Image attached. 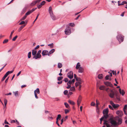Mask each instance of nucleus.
I'll use <instances>...</instances> for the list:
<instances>
[{
    "mask_svg": "<svg viewBox=\"0 0 127 127\" xmlns=\"http://www.w3.org/2000/svg\"><path fill=\"white\" fill-rule=\"evenodd\" d=\"M61 117V116L60 114L58 115L56 118V120H60Z\"/></svg>",
    "mask_w": 127,
    "mask_h": 127,
    "instance_id": "obj_26",
    "label": "nucleus"
},
{
    "mask_svg": "<svg viewBox=\"0 0 127 127\" xmlns=\"http://www.w3.org/2000/svg\"><path fill=\"white\" fill-rule=\"evenodd\" d=\"M103 75L102 74L98 75V78L99 79H102L103 78Z\"/></svg>",
    "mask_w": 127,
    "mask_h": 127,
    "instance_id": "obj_27",
    "label": "nucleus"
},
{
    "mask_svg": "<svg viewBox=\"0 0 127 127\" xmlns=\"http://www.w3.org/2000/svg\"><path fill=\"white\" fill-rule=\"evenodd\" d=\"M14 30H13L11 32V33L10 34V35L9 36L10 39H11L12 37V34H13V33H14Z\"/></svg>",
    "mask_w": 127,
    "mask_h": 127,
    "instance_id": "obj_30",
    "label": "nucleus"
},
{
    "mask_svg": "<svg viewBox=\"0 0 127 127\" xmlns=\"http://www.w3.org/2000/svg\"><path fill=\"white\" fill-rule=\"evenodd\" d=\"M49 12L50 14L53 13L52 7L50 6L49 8Z\"/></svg>",
    "mask_w": 127,
    "mask_h": 127,
    "instance_id": "obj_19",
    "label": "nucleus"
},
{
    "mask_svg": "<svg viewBox=\"0 0 127 127\" xmlns=\"http://www.w3.org/2000/svg\"><path fill=\"white\" fill-rule=\"evenodd\" d=\"M72 84H73V83L72 82L71 80H69L67 82V84L71 85Z\"/></svg>",
    "mask_w": 127,
    "mask_h": 127,
    "instance_id": "obj_38",
    "label": "nucleus"
},
{
    "mask_svg": "<svg viewBox=\"0 0 127 127\" xmlns=\"http://www.w3.org/2000/svg\"><path fill=\"white\" fill-rule=\"evenodd\" d=\"M50 14L51 18L53 20H55L56 19V18L55 16L53 14V13Z\"/></svg>",
    "mask_w": 127,
    "mask_h": 127,
    "instance_id": "obj_14",
    "label": "nucleus"
},
{
    "mask_svg": "<svg viewBox=\"0 0 127 127\" xmlns=\"http://www.w3.org/2000/svg\"><path fill=\"white\" fill-rule=\"evenodd\" d=\"M8 41V39H5L3 41V43H7Z\"/></svg>",
    "mask_w": 127,
    "mask_h": 127,
    "instance_id": "obj_45",
    "label": "nucleus"
},
{
    "mask_svg": "<svg viewBox=\"0 0 127 127\" xmlns=\"http://www.w3.org/2000/svg\"><path fill=\"white\" fill-rule=\"evenodd\" d=\"M13 93H14L15 95L16 96H18V91H16L15 92H13Z\"/></svg>",
    "mask_w": 127,
    "mask_h": 127,
    "instance_id": "obj_36",
    "label": "nucleus"
},
{
    "mask_svg": "<svg viewBox=\"0 0 127 127\" xmlns=\"http://www.w3.org/2000/svg\"><path fill=\"white\" fill-rule=\"evenodd\" d=\"M69 25L71 27H73L75 26V25L74 23H69Z\"/></svg>",
    "mask_w": 127,
    "mask_h": 127,
    "instance_id": "obj_39",
    "label": "nucleus"
},
{
    "mask_svg": "<svg viewBox=\"0 0 127 127\" xmlns=\"http://www.w3.org/2000/svg\"><path fill=\"white\" fill-rule=\"evenodd\" d=\"M120 1H118V5L119 6L123 5L124 4H127V2L126 1H123L121 3H119Z\"/></svg>",
    "mask_w": 127,
    "mask_h": 127,
    "instance_id": "obj_13",
    "label": "nucleus"
},
{
    "mask_svg": "<svg viewBox=\"0 0 127 127\" xmlns=\"http://www.w3.org/2000/svg\"><path fill=\"white\" fill-rule=\"evenodd\" d=\"M65 33L67 35L70 34L71 33V29L70 27H67L64 31Z\"/></svg>",
    "mask_w": 127,
    "mask_h": 127,
    "instance_id": "obj_3",
    "label": "nucleus"
},
{
    "mask_svg": "<svg viewBox=\"0 0 127 127\" xmlns=\"http://www.w3.org/2000/svg\"><path fill=\"white\" fill-rule=\"evenodd\" d=\"M76 80L78 81H82L81 79L80 78L77 77L76 79Z\"/></svg>",
    "mask_w": 127,
    "mask_h": 127,
    "instance_id": "obj_44",
    "label": "nucleus"
},
{
    "mask_svg": "<svg viewBox=\"0 0 127 127\" xmlns=\"http://www.w3.org/2000/svg\"><path fill=\"white\" fill-rule=\"evenodd\" d=\"M37 2V1L36 0L34 1H33L31 3V5L33 6L35 5Z\"/></svg>",
    "mask_w": 127,
    "mask_h": 127,
    "instance_id": "obj_21",
    "label": "nucleus"
},
{
    "mask_svg": "<svg viewBox=\"0 0 127 127\" xmlns=\"http://www.w3.org/2000/svg\"><path fill=\"white\" fill-rule=\"evenodd\" d=\"M9 73H8V72H7L4 75V77H6L9 74Z\"/></svg>",
    "mask_w": 127,
    "mask_h": 127,
    "instance_id": "obj_58",
    "label": "nucleus"
},
{
    "mask_svg": "<svg viewBox=\"0 0 127 127\" xmlns=\"http://www.w3.org/2000/svg\"><path fill=\"white\" fill-rule=\"evenodd\" d=\"M32 13L30 10L27 12L25 14V15L27 16V15H29L30 14Z\"/></svg>",
    "mask_w": 127,
    "mask_h": 127,
    "instance_id": "obj_31",
    "label": "nucleus"
},
{
    "mask_svg": "<svg viewBox=\"0 0 127 127\" xmlns=\"http://www.w3.org/2000/svg\"><path fill=\"white\" fill-rule=\"evenodd\" d=\"M68 102L70 104L72 105H74L75 104V103L74 102L70 100H69L68 101Z\"/></svg>",
    "mask_w": 127,
    "mask_h": 127,
    "instance_id": "obj_23",
    "label": "nucleus"
},
{
    "mask_svg": "<svg viewBox=\"0 0 127 127\" xmlns=\"http://www.w3.org/2000/svg\"><path fill=\"white\" fill-rule=\"evenodd\" d=\"M27 17V16L25 15L20 20L21 21L24 20Z\"/></svg>",
    "mask_w": 127,
    "mask_h": 127,
    "instance_id": "obj_41",
    "label": "nucleus"
},
{
    "mask_svg": "<svg viewBox=\"0 0 127 127\" xmlns=\"http://www.w3.org/2000/svg\"><path fill=\"white\" fill-rule=\"evenodd\" d=\"M78 72L79 73H82L84 71V69L83 67H80L78 69Z\"/></svg>",
    "mask_w": 127,
    "mask_h": 127,
    "instance_id": "obj_16",
    "label": "nucleus"
},
{
    "mask_svg": "<svg viewBox=\"0 0 127 127\" xmlns=\"http://www.w3.org/2000/svg\"><path fill=\"white\" fill-rule=\"evenodd\" d=\"M116 114L120 117H122L123 115V112L121 110H118L116 111Z\"/></svg>",
    "mask_w": 127,
    "mask_h": 127,
    "instance_id": "obj_5",
    "label": "nucleus"
},
{
    "mask_svg": "<svg viewBox=\"0 0 127 127\" xmlns=\"http://www.w3.org/2000/svg\"><path fill=\"white\" fill-rule=\"evenodd\" d=\"M68 92V91L67 90H66L64 91V94L65 95H66L67 94Z\"/></svg>",
    "mask_w": 127,
    "mask_h": 127,
    "instance_id": "obj_52",
    "label": "nucleus"
},
{
    "mask_svg": "<svg viewBox=\"0 0 127 127\" xmlns=\"http://www.w3.org/2000/svg\"><path fill=\"white\" fill-rule=\"evenodd\" d=\"M4 107H6V106L7 104V100L6 99H5L4 100Z\"/></svg>",
    "mask_w": 127,
    "mask_h": 127,
    "instance_id": "obj_29",
    "label": "nucleus"
},
{
    "mask_svg": "<svg viewBox=\"0 0 127 127\" xmlns=\"http://www.w3.org/2000/svg\"><path fill=\"white\" fill-rule=\"evenodd\" d=\"M75 90V88L74 87H72L70 88V90L71 91L73 92Z\"/></svg>",
    "mask_w": 127,
    "mask_h": 127,
    "instance_id": "obj_32",
    "label": "nucleus"
},
{
    "mask_svg": "<svg viewBox=\"0 0 127 127\" xmlns=\"http://www.w3.org/2000/svg\"><path fill=\"white\" fill-rule=\"evenodd\" d=\"M18 37V36L17 35L15 37H14L12 39V40L13 41H15V40Z\"/></svg>",
    "mask_w": 127,
    "mask_h": 127,
    "instance_id": "obj_46",
    "label": "nucleus"
},
{
    "mask_svg": "<svg viewBox=\"0 0 127 127\" xmlns=\"http://www.w3.org/2000/svg\"><path fill=\"white\" fill-rule=\"evenodd\" d=\"M62 66V64L60 63H59L58 64V67L59 68H61Z\"/></svg>",
    "mask_w": 127,
    "mask_h": 127,
    "instance_id": "obj_34",
    "label": "nucleus"
},
{
    "mask_svg": "<svg viewBox=\"0 0 127 127\" xmlns=\"http://www.w3.org/2000/svg\"><path fill=\"white\" fill-rule=\"evenodd\" d=\"M117 38L119 42H123L124 40L123 37L122 35H119L117 36Z\"/></svg>",
    "mask_w": 127,
    "mask_h": 127,
    "instance_id": "obj_4",
    "label": "nucleus"
},
{
    "mask_svg": "<svg viewBox=\"0 0 127 127\" xmlns=\"http://www.w3.org/2000/svg\"><path fill=\"white\" fill-rule=\"evenodd\" d=\"M127 108V105H125L124 107V108L123 109V110H126Z\"/></svg>",
    "mask_w": 127,
    "mask_h": 127,
    "instance_id": "obj_59",
    "label": "nucleus"
},
{
    "mask_svg": "<svg viewBox=\"0 0 127 127\" xmlns=\"http://www.w3.org/2000/svg\"><path fill=\"white\" fill-rule=\"evenodd\" d=\"M48 45L49 46H50L51 48H52L53 47V43H51V44H49Z\"/></svg>",
    "mask_w": 127,
    "mask_h": 127,
    "instance_id": "obj_49",
    "label": "nucleus"
},
{
    "mask_svg": "<svg viewBox=\"0 0 127 127\" xmlns=\"http://www.w3.org/2000/svg\"><path fill=\"white\" fill-rule=\"evenodd\" d=\"M42 6V5L40 4V5L37 6V8H38L39 9Z\"/></svg>",
    "mask_w": 127,
    "mask_h": 127,
    "instance_id": "obj_63",
    "label": "nucleus"
},
{
    "mask_svg": "<svg viewBox=\"0 0 127 127\" xmlns=\"http://www.w3.org/2000/svg\"><path fill=\"white\" fill-rule=\"evenodd\" d=\"M104 84L107 86H109L111 87L113 86V85L110 82H104Z\"/></svg>",
    "mask_w": 127,
    "mask_h": 127,
    "instance_id": "obj_8",
    "label": "nucleus"
},
{
    "mask_svg": "<svg viewBox=\"0 0 127 127\" xmlns=\"http://www.w3.org/2000/svg\"><path fill=\"white\" fill-rule=\"evenodd\" d=\"M124 114H125L127 115V110H123Z\"/></svg>",
    "mask_w": 127,
    "mask_h": 127,
    "instance_id": "obj_62",
    "label": "nucleus"
},
{
    "mask_svg": "<svg viewBox=\"0 0 127 127\" xmlns=\"http://www.w3.org/2000/svg\"><path fill=\"white\" fill-rule=\"evenodd\" d=\"M42 54L43 56L46 55H48V51L46 50H44L42 52Z\"/></svg>",
    "mask_w": 127,
    "mask_h": 127,
    "instance_id": "obj_7",
    "label": "nucleus"
},
{
    "mask_svg": "<svg viewBox=\"0 0 127 127\" xmlns=\"http://www.w3.org/2000/svg\"><path fill=\"white\" fill-rule=\"evenodd\" d=\"M25 22L24 21H22V22H21L19 24V25H22V24H24L25 23Z\"/></svg>",
    "mask_w": 127,
    "mask_h": 127,
    "instance_id": "obj_61",
    "label": "nucleus"
},
{
    "mask_svg": "<svg viewBox=\"0 0 127 127\" xmlns=\"http://www.w3.org/2000/svg\"><path fill=\"white\" fill-rule=\"evenodd\" d=\"M82 81H79L76 82L75 84V86L77 87L78 86L81 85V84L82 83Z\"/></svg>",
    "mask_w": 127,
    "mask_h": 127,
    "instance_id": "obj_15",
    "label": "nucleus"
},
{
    "mask_svg": "<svg viewBox=\"0 0 127 127\" xmlns=\"http://www.w3.org/2000/svg\"><path fill=\"white\" fill-rule=\"evenodd\" d=\"M110 91L111 93H109V96L110 97L113 98L114 95V93L112 90H110Z\"/></svg>",
    "mask_w": 127,
    "mask_h": 127,
    "instance_id": "obj_9",
    "label": "nucleus"
},
{
    "mask_svg": "<svg viewBox=\"0 0 127 127\" xmlns=\"http://www.w3.org/2000/svg\"><path fill=\"white\" fill-rule=\"evenodd\" d=\"M9 73H8V72H7L4 75V77H6L9 74Z\"/></svg>",
    "mask_w": 127,
    "mask_h": 127,
    "instance_id": "obj_55",
    "label": "nucleus"
},
{
    "mask_svg": "<svg viewBox=\"0 0 127 127\" xmlns=\"http://www.w3.org/2000/svg\"><path fill=\"white\" fill-rule=\"evenodd\" d=\"M34 91L36 92V93H37L38 94H39L40 93L39 90L38 88H37L36 90H35Z\"/></svg>",
    "mask_w": 127,
    "mask_h": 127,
    "instance_id": "obj_33",
    "label": "nucleus"
},
{
    "mask_svg": "<svg viewBox=\"0 0 127 127\" xmlns=\"http://www.w3.org/2000/svg\"><path fill=\"white\" fill-rule=\"evenodd\" d=\"M55 51L54 49H53L50 50L49 52H48V56H49L51 54L53 53Z\"/></svg>",
    "mask_w": 127,
    "mask_h": 127,
    "instance_id": "obj_17",
    "label": "nucleus"
},
{
    "mask_svg": "<svg viewBox=\"0 0 127 127\" xmlns=\"http://www.w3.org/2000/svg\"><path fill=\"white\" fill-rule=\"evenodd\" d=\"M108 121L109 123L111 124L112 126L115 127L117 125V123L114 117H111L109 119Z\"/></svg>",
    "mask_w": 127,
    "mask_h": 127,
    "instance_id": "obj_1",
    "label": "nucleus"
},
{
    "mask_svg": "<svg viewBox=\"0 0 127 127\" xmlns=\"http://www.w3.org/2000/svg\"><path fill=\"white\" fill-rule=\"evenodd\" d=\"M109 78V75H107L105 77V79L106 80H108Z\"/></svg>",
    "mask_w": 127,
    "mask_h": 127,
    "instance_id": "obj_48",
    "label": "nucleus"
},
{
    "mask_svg": "<svg viewBox=\"0 0 127 127\" xmlns=\"http://www.w3.org/2000/svg\"><path fill=\"white\" fill-rule=\"evenodd\" d=\"M81 65L80 64V63L78 62V63L76 66V69H78L79 68H80V67H81L80 66Z\"/></svg>",
    "mask_w": 127,
    "mask_h": 127,
    "instance_id": "obj_18",
    "label": "nucleus"
},
{
    "mask_svg": "<svg viewBox=\"0 0 127 127\" xmlns=\"http://www.w3.org/2000/svg\"><path fill=\"white\" fill-rule=\"evenodd\" d=\"M45 3V1H43L40 4L42 6Z\"/></svg>",
    "mask_w": 127,
    "mask_h": 127,
    "instance_id": "obj_50",
    "label": "nucleus"
},
{
    "mask_svg": "<svg viewBox=\"0 0 127 127\" xmlns=\"http://www.w3.org/2000/svg\"><path fill=\"white\" fill-rule=\"evenodd\" d=\"M9 73H8V72H7L4 75V77H6L9 74Z\"/></svg>",
    "mask_w": 127,
    "mask_h": 127,
    "instance_id": "obj_57",
    "label": "nucleus"
},
{
    "mask_svg": "<svg viewBox=\"0 0 127 127\" xmlns=\"http://www.w3.org/2000/svg\"><path fill=\"white\" fill-rule=\"evenodd\" d=\"M9 73H8V72H7L4 75V77H6L9 74Z\"/></svg>",
    "mask_w": 127,
    "mask_h": 127,
    "instance_id": "obj_56",
    "label": "nucleus"
},
{
    "mask_svg": "<svg viewBox=\"0 0 127 127\" xmlns=\"http://www.w3.org/2000/svg\"><path fill=\"white\" fill-rule=\"evenodd\" d=\"M109 112V110L108 108L104 109L102 112L103 116L102 117L104 118L105 119H106L107 118L109 117L108 115Z\"/></svg>",
    "mask_w": 127,
    "mask_h": 127,
    "instance_id": "obj_2",
    "label": "nucleus"
},
{
    "mask_svg": "<svg viewBox=\"0 0 127 127\" xmlns=\"http://www.w3.org/2000/svg\"><path fill=\"white\" fill-rule=\"evenodd\" d=\"M31 52H29L28 54V57L29 58H30L31 57Z\"/></svg>",
    "mask_w": 127,
    "mask_h": 127,
    "instance_id": "obj_40",
    "label": "nucleus"
},
{
    "mask_svg": "<svg viewBox=\"0 0 127 127\" xmlns=\"http://www.w3.org/2000/svg\"><path fill=\"white\" fill-rule=\"evenodd\" d=\"M34 95L35 98L36 99H38V97L37 96V94L36 93V92H35V91H34Z\"/></svg>",
    "mask_w": 127,
    "mask_h": 127,
    "instance_id": "obj_43",
    "label": "nucleus"
},
{
    "mask_svg": "<svg viewBox=\"0 0 127 127\" xmlns=\"http://www.w3.org/2000/svg\"><path fill=\"white\" fill-rule=\"evenodd\" d=\"M41 57V55L40 54H37L36 56H34L33 57V58H35V59H37L40 58Z\"/></svg>",
    "mask_w": 127,
    "mask_h": 127,
    "instance_id": "obj_10",
    "label": "nucleus"
},
{
    "mask_svg": "<svg viewBox=\"0 0 127 127\" xmlns=\"http://www.w3.org/2000/svg\"><path fill=\"white\" fill-rule=\"evenodd\" d=\"M25 26V25H23L21 26L19 29L18 30V31L19 32H20L22 30V29Z\"/></svg>",
    "mask_w": 127,
    "mask_h": 127,
    "instance_id": "obj_20",
    "label": "nucleus"
},
{
    "mask_svg": "<svg viewBox=\"0 0 127 127\" xmlns=\"http://www.w3.org/2000/svg\"><path fill=\"white\" fill-rule=\"evenodd\" d=\"M82 97L80 95L79 96V97L77 101V102L81 103V101Z\"/></svg>",
    "mask_w": 127,
    "mask_h": 127,
    "instance_id": "obj_22",
    "label": "nucleus"
},
{
    "mask_svg": "<svg viewBox=\"0 0 127 127\" xmlns=\"http://www.w3.org/2000/svg\"><path fill=\"white\" fill-rule=\"evenodd\" d=\"M63 77L62 76H59L58 78V80L60 81L62 79H63Z\"/></svg>",
    "mask_w": 127,
    "mask_h": 127,
    "instance_id": "obj_37",
    "label": "nucleus"
},
{
    "mask_svg": "<svg viewBox=\"0 0 127 127\" xmlns=\"http://www.w3.org/2000/svg\"><path fill=\"white\" fill-rule=\"evenodd\" d=\"M119 91L120 93L123 96L125 94V92L124 90H123L122 91L121 89V88H120L119 89Z\"/></svg>",
    "mask_w": 127,
    "mask_h": 127,
    "instance_id": "obj_11",
    "label": "nucleus"
},
{
    "mask_svg": "<svg viewBox=\"0 0 127 127\" xmlns=\"http://www.w3.org/2000/svg\"><path fill=\"white\" fill-rule=\"evenodd\" d=\"M64 104L65 106V107L66 108L69 109L70 108L69 105L66 102H65L64 103Z\"/></svg>",
    "mask_w": 127,
    "mask_h": 127,
    "instance_id": "obj_24",
    "label": "nucleus"
},
{
    "mask_svg": "<svg viewBox=\"0 0 127 127\" xmlns=\"http://www.w3.org/2000/svg\"><path fill=\"white\" fill-rule=\"evenodd\" d=\"M119 106L120 105L118 104H114L112 107L114 109H117Z\"/></svg>",
    "mask_w": 127,
    "mask_h": 127,
    "instance_id": "obj_12",
    "label": "nucleus"
},
{
    "mask_svg": "<svg viewBox=\"0 0 127 127\" xmlns=\"http://www.w3.org/2000/svg\"><path fill=\"white\" fill-rule=\"evenodd\" d=\"M122 119L121 118L119 119L118 120V123L119 124H121L122 123Z\"/></svg>",
    "mask_w": 127,
    "mask_h": 127,
    "instance_id": "obj_35",
    "label": "nucleus"
},
{
    "mask_svg": "<svg viewBox=\"0 0 127 127\" xmlns=\"http://www.w3.org/2000/svg\"><path fill=\"white\" fill-rule=\"evenodd\" d=\"M105 88V87L104 86H101L99 89L100 90H103Z\"/></svg>",
    "mask_w": 127,
    "mask_h": 127,
    "instance_id": "obj_28",
    "label": "nucleus"
},
{
    "mask_svg": "<svg viewBox=\"0 0 127 127\" xmlns=\"http://www.w3.org/2000/svg\"><path fill=\"white\" fill-rule=\"evenodd\" d=\"M104 118L102 117L101 119H100V124H101L102 123V121L104 119Z\"/></svg>",
    "mask_w": 127,
    "mask_h": 127,
    "instance_id": "obj_53",
    "label": "nucleus"
},
{
    "mask_svg": "<svg viewBox=\"0 0 127 127\" xmlns=\"http://www.w3.org/2000/svg\"><path fill=\"white\" fill-rule=\"evenodd\" d=\"M68 80V79L67 78H65L64 80V81L65 82H67Z\"/></svg>",
    "mask_w": 127,
    "mask_h": 127,
    "instance_id": "obj_54",
    "label": "nucleus"
},
{
    "mask_svg": "<svg viewBox=\"0 0 127 127\" xmlns=\"http://www.w3.org/2000/svg\"><path fill=\"white\" fill-rule=\"evenodd\" d=\"M95 105V104L94 102H92L91 104V105L92 106H94Z\"/></svg>",
    "mask_w": 127,
    "mask_h": 127,
    "instance_id": "obj_47",
    "label": "nucleus"
},
{
    "mask_svg": "<svg viewBox=\"0 0 127 127\" xmlns=\"http://www.w3.org/2000/svg\"><path fill=\"white\" fill-rule=\"evenodd\" d=\"M64 111L65 113V114H66L69 112V110L67 109H65Z\"/></svg>",
    "mask_w": 127,
    "mask_h": 127,
    "instance_id": "obj_51",
    "label": "nucleus"
},
{
    "mask_svg": "<svg viewBox=\"0 0 127 127\" xmlns=\"http://www.w3.org/2000/svg\"><path fill=\"white\" fill-rule=\"evenodd\" d=\"M67 76L68 78L71 79L73 77V73L71 71H70L67 74Z\"/></svg>",
    "mask_w": 127,
    "mask_h": 127,
    "instance_id": "obj_6",
    "label": "nucleus"
},
{
    "mask_svg": "<svg viewBox=\"0 0 127 127\" xmlns=\"http://www.w3.org/2000/svg\"><path fill=\"white\" fill-rule=\"evenodd\" d=\"M109 107L112 110H113V107H112L111 105H109Z\"/></svg>",
    "mask_w": 127,
    "mask_h": 127,
    "instance_id": "obj_60",
    "label": "nucleus"
},
{
    "mask_svg": "<svg viewBox=\"0 0 127 127\" xmlns=\"http://www.w3.org/2000/svg\"><path fill=\"white\" fill-rule=\"evenodd\" d=\"M96 111L97 113L99 114V109L98 107H96Z\"/></svg>",
    "mask_w": 127,
    "mask_h": 127,
    "instance_id": "obj_42",
    "label": "nucleus"
},
{
    "mask_svg": "<svg viewBox=\"0 0 127 127\" xmlns=\"http://www.w3.org/2000/svg\"><path fill=\"white\" fill-rule=\"evenodd\" d=\"M37 51L34 50H33L32 52V54L33 55L35 56L36 54Z\"/></svg>",
    "mask_w": 127,
    "mask_h": 127,
    "instance_id": "obj_25",
    "label": "nucleus"
},
{
    "mask_svg": "<svg viewBox=\"0 0 127 127\" xmlns=\"http://www.w3.org/2000/svg\"><path fill=\"white\" fill-rule=\"evenodd\" d=\"M9 78V77H8L6 79L5 82V83H7V82Z\"/></svg>",
    "mask_w": 127,
    "mask_h": 127,
    "instance_id": "obj_64",
    "label": "nucleus"
}]
</instances>
